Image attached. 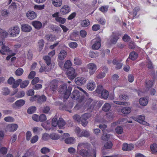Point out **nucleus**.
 I'll list each match as a JSON object with an SVG mask.
<instances>
[{
  "label": "nucleus",
  "instance_id": "1a4fd4ad",
  "mask_svg": "<svg viewBox=\"0 0 157 157\" xmlns=\"http://www.w3.org/2000/svg\"><path fill=\"white\" fill-rule=\"evenodd\" d=\"M95 43L92 46V48L94 49L97 50L101 46V40L100 38H97L95 40Z\"/></svg>",
  "mask_w": 157,
  "mask_h": 157
},
{
  "label": "nucleus",
  "instance_id": "a18cd8bd",
  "mask_svg": "<svg viewBox=\"0 0 157 157\" xmlns=\"http://www.w3.org/2000/svg\"><path fill=\"white\" fill-rule=\"evenodd\" d=\"M113 146V144L111 141H108L104 144L105 148L106 149H110Z\"/></svg>",
  "mask_w": 157,
  "mask_h": 157
},
{
  "label": "nucleus",
  "instance_id": "0eeeda50",
  "mask_svg": "<svg viewBox=\"0 0 157 157\" xmlns=\"http://www.w3.org/2000/svg\"><path fill=\"white\" fill-rule=\"evenodd\" d=\"M86 78L82 77H78L75 78V80L76 84L78 85H83L86 83Z\"/></svg>",
  "mask_w": 157,
  "mask_h": 157
},
{
  "label": "nucleus",
  "instance_id": "5fc2aeb1",
  "mask_svg": "<svg viewBox=\"0 0 157 157\" xmlns=\"http://www.w3.org/2000/svg\"><path fill=\"white\" fill-rule=\"evenodd\" d=\"M50 149L46 147H43L40 150L41 152L42 153L44 154L48 153L50 152Z\"/></svg>",
  "mask_w": 157,
  "mask_h": 157
},
{
  "label": "nucleus",
  "instance_id": "a19ab883",
  "mask_svg": "<svg viewBox=\"0 0 157 157\" xmlns=\"http://www.w3.org/2000/svg\"><path fill=\"white\" fill-rule=\"evenodd\" d=\"M44 59L45 61V62L47 65L49 66L51 64V58L50 57L48 56H46L44 57Z\"/></svg>",
  "mask_w": 157,
  "mask_h": 157
},
{
  "label": "nucleus",
  "instance_id": "2f4dec72",
  "mask_svg": "<svg viewBox=\"0 0 157 157\" xmlns=\"http://www.w3.org/2000/svg\"><path fill=\"white\" fill-rule=\"evenodd\" d=\"M111 105L109 103H105L102 107V109L103 111L105 112L108 111L110 109Z\"/></svg>",
  "mask_w": 157,
  "mask_h": 157
},
{
  "label": "nucleus",
  "instance_id": "7ed1b4c3",
  "mask_svg": "<svg viewBox=\"0 0 157 157\" xmlns=\"http://www.w3.org/2000/svg\"><path fill=\"white\" fill-rule=\"evenodd\" d=\"M67 74L68 77L70 79H74L77 76V74L75 72V70L72 67H71L67 69Z\"/></svg>",
  "mask_w": 157,
  "mask_h": 157
},
{
  "label": "nucleus",
  "instance_id": "6e6d98bb",
  "mask_svg": "<svg viewBox=\"0 0 157 157\" xmlns=\"http://www.w3.org/2000/svg\"><path fill=\"white\" fill-rule=\"evenodd\" d=\"M57 119L56 118L52 119V125L53 127H56L58 125Z\"/></svg>",
  "mask_w": 157,
  "mask_h": 157
},
{
  "label": "nucleus",
  "instance_id": "338daca9",
  "mask_svg": "<svg viewBox=\"0 0 157 157\" xmlns=\"http://www.w3.org/2000/svg\"><path fill=\"white\" fill-rule=\"evenodd\" d=\"M100 28V26L98 24H95L92 27V30L94 31H97Z\"/></svg>",
  "mask_w": 157,
  "mask_h": 157
},
{
  "label": "nucleus",
  "instance_id": "6e6552de",
  "mask_svg": "<svg viewBox=\"0 0 157 157\" xmlns=\"http://www.w3.org/2000/svg\"><path fill=\"white\" fill-rule=\"evenodd\" d=\"M57 88V83L54 81H52L50 84V91L53 93L56 91Z\"/></svg>",
  "mask_w": 157,
  "mask_h": 157
},
{
  "label": "nucleus",
  "instance_id": "a211bd4d",
  "mask_svg": "<svg viewBox=\"0 0 157 157\" xmlns=\"http://www.w3.org/2000/svg\"><path fill=\"white\" fill-rule=\"evenodd\" d=\"M66 124L65 121L62 118H59L58 122V126L60 129L64 128V126Z\"/></svg>",
  "mask_w": 157,
  "mask_h": 157
},
{
  "label": "nucleus",
  "instance_id": "f3484780",
  "mask_svg": "<svg viewBox=\"0 0 157 157\" xmlns=\"http://www.w3.org/2000/svg\"><path fill=\"white\" fill-rule=\"evenodd\" d=\"M47 99L46 97L44 95L40 96L38 95L37 102L40 104H41L45 102Z\"/></svg>",
  "mask_w": 157,
  "mask_h": 157
},
{
  "label": "nucleus",
  "instance_id": "c03bdc74",
  "mask_svg": "<svg viewBox=\"0 0 157 157\" xmlns=\"http://www.w3.org/2000/svg\"><path fill=\"white\" fill-rule=\"evenodd\" d=\"M81 137L84 136L88 137L90 136V133L89 131L84 130L81 132Z\"/></svg>",
  "mask_w": 157,
  "mask_h": 157
},
{
  "label": "nucleus",
  "instance_id": "c85d7f7f",
  "mask_svg": "<svg viewBox=\"0 0 157 157\" xmlns=\"http://www.w3.org/2000/svg\"><path fill=\"white\" fill-rule=\"evenodd\" d=\"M150 148L153 154H156L157 152V144H154L150 146Z\"/></svg>",
  "mask_w": 157,
  "mask_h": 157
},
{
  "label": "nucleus",
  "instance_id": "774afa93",
  "mask_svg": "<svg viewBox=\"0 0 157 157\" xmlns=\"http://www.w3.org/2000/svg\"><path fill=\"white\" fill-rule=\"evenodd\" d=\"M0 34L1 35V36L2 38H5L7 36L8 33L6 31L2 29V31L0 32Z\"/></svg>",
  "mask_w": 157,
  "mask_h": 157
},
{
  "label": "nucleus",
  "instance_id": "8fccbe9b",
  "mask_svg": "<svg viewBox=\"0 0 157 157\" xmlns=\"http://www.w3.org/2000/svg\"><path fill=\"white\" fill-rule=\"evenodd\" d=\"M115 131L118 134H121L123 132V128L121 126L117 127L115 128Z\"/></svg>",
  "mask_w": 157,
  "mask_h": 157
},
{
  "label": "nucleus",
  "instance_id": "58836bf2",
  "mask_svg": "<svg viewBox=\"0 0 157 157\" xmlns=\"http://www.w3.org/2000/svg\"><path fill=\"white\" fill-rule=\"evenodd\" d=\"M110 136L109 134H108L106 133L103 132V133L101 138V139L103 140H107L109 138Z\"/></svg>",
  "mask_w": 157,
  "mask_h": 157
},
{
  "label": "nucleus",
  "instance_id": "ddd939ff",
  "mask_svg": "<svg viewBox=\"0 0 157 157\" xmlns=\"http://www.w3.org/2000/svg\"><path fill=\"white\" fill-rule=\"evenodd\" d=\"M71 97L74 99H78L80 97L79 92L77 90L74 91L71 94Z\"/></svg>",
  "mask_w": 157,
  "mask_h": 157
},
{
  "label": "nucleus",
  "instance_id": "69168bd1",
  "mask_svg": "<svg viewBox=\"0 0 157 157\" xmlns=\"http://www.w3.org/2000/svg\"><path fill=\"white\" fill-rule=\"evenodd\" d=\"M38 139V137L36 135L33 136L31 140V142L33 144L37 141Z\"/></svg>",
  "mask_w": 157,
  "mask_h": 157
},
{
  "label": "nucleus",
  "instance_id": "de8ad7c7",
  "mask_svg": "<svg viewBox=\"0 0 157 157\" xmlns=\"http://www.w3.org/2000/svg\"><path fill=\"white\" fill-rule=\"evenodd\" d=\"M90 24V22L88 19L84 20L81 23L82 26L85 27L88 26Z\"/></svg>",
  "mask_w": 157,
  "mask_h": 157
},
{
  "label": "nucleus",
  "instance_id": "bf43d9fd",
  "mask_svg": "<svg viewBox=\"0 0 157 157\" xmlns=\"http://www.w3.org/2000/svg\"><path fill=\"white\" fill-rule=\"evenodd\" d=\"M50 108L48 106H46L44 107L42 109L43 112L45 113H47L49 112Z\"/></svg>",
  "mask_w": 157,
  "mask_h": 157
},
{
  "label": "nucleus",
  "instance_id": "9b49d317",
  "mask_svg": "<svg viewBox=\"0 0 157 157\" xmlns=\"http://www.w3.org/2000/svg\"><path fill=\"white\" fill-rule=\"evenodd\" d=\"M90 147V144L86 142H82L78 143L77 148L78 149L81 148H86L88 149Z\"/></svg>",
  "mask_w": 157,
  "mask_h": 157
},
{
  "label": "nucleus",
  "instance_id": "aec40b11",
  "mask_svg": "<svg viewBox=\"0 0 157 157\" xmlns=\"http://www.w3.org/2000/svg\"><path fill=\"white\" fill-rule=\"evenodd\" d=\"M66 55L67 53L66 51L64 50H62L59 54V59L60 60H63L66 57Z\"/></svg>",
  "mask_w": 157,
  "mask_h": 157
},
{
  "label": "nucleus",
  "instance_id": "680f3d73",
  "mask_svg": "<svg viewBox=\"0 0 157 157\" xmlns=\"http://www.w3.org/2000/svg\"><path fill=\"white\" fill-rule=\"evenodd\" d=\"M74 119L76 121L79 122L81 120V117L78 115H75L73 117Z\"/></svg>",
  "mask_w": 157,
  "mask_h": 157
},
{
  "label": "nucleus",
  "instance_id": "603ef678",
  "mask_svg": "<svg viewBox=\"0 0 157 157\" xmlns=\"http://www.w3.org/2000/svg\"><path fill=\"white\" fill-rule=\"evenodd\" d=\"M90 117L91 114L90 113H85L81 116V119L87 120Z\"/></svg>",
  "mask_w": 157,
  "mask_h": 157
},
{
  "label": "nucleus",
  "instance_id": "6ab92c4d",
  "mask_svg": "<svg viewBox=\"0 0 157 157\" xmlns=\"http://www.w3.org/2000/svg\"><path fill=\"white\" fill-rule=\"evenodd\" d=\"M138 56V54L137 52H132L130 53L128 58L129 59L134 61L137 58Z\"/></svg>",
  "mask_w": 157,
  "mask_h": 157
},
{
  "label": "nucleus",
  "instance_id": "bb28decb",
  "mask_svg": "<svg viewBox=\"0 0 157 157\" xmlns=\"http://www.w3.org/2000/svg\"><path fill=\"white\" fill-rule=\"evenodd\" d=\"M73 106V105L72 102H70L68 104V105L67 107L66 106L64 105L62 108V109H64L66 111H68L69 112L71 113V110H69L67 108L69 109H71L72 108V107Z\"/></svg>",
  "mask_w": 157,
  "mask_h": 157
},
{
  "label": "nucleus",
  "instance_id": "72a5a7b5",
  "mask_svg": "<svg viewBox=\"0 0 157 157\" xmlns=\"http://www.w3.org/2000/svg\"><path fill=\"white\" fill-rule=\"evenodd\" d=\"M121 111L123 113L127 114L131 112V109L129 107H126L123 108L121 110Z\"/></svg>",
  "mask_w": 157,
  "mask_h": 157
},
{
  "label": "nucleus",
  "instance_id": "a878e982",
  "mask_svg": "<svg viewBox=\"0 0 157 157\" xmlns=\"http://www.w3.org/2000/svg\"><path fill=\"white\" fill-rule=\"evenodd\" d=\"M22 81V80L21 79H19L17 80H15L12 85V87L13 88H16L21 83Z\"/></svg>",
  "mask_w": 157,
  "mask_h": 157
},
{
  "label": "nucleus",
  "instance_id": "f8f14e48",
  "mask_svg": "<svg viewBox=\"0 0 157 157\" xmlns=\"http://www.w3.org/2000/svg\"><path fill=\"white\" fill-rule=\"evenodd\" d=\"M21 28L22 31L25 32H29L31 31L32 29L31 26L26 24L22 25Z\"/></svg>",
  "mask_w": 157,
  "mask_h": 157
},
{
  "label": "nucleus",
  "instance_id": "423d86ee",
  "mask_svg": "<svg viewBox=\"0 0 157 157\" xmlns=\"http://www.w3.org/2000/svg\"><path fill=\"white\" fill-rule=\"evenodd\" d=\"M87 67L89 69L90 74L91 75L93 74L97 69L96 65L93 63H90L88 64L87 65Z\"/></svg>",
  "mask_w": 157,
  "mask_h": 157
},
{
  "label": "nucleus",
  "instance_id": "c9c22d12",
  "mask_svg": "<svg viewBox=\"0 0 157 157\" xmlns=\"http://www.w3.org/2000/svg\"><path fill=\"white\" fill-rule=\"evenodd\" d=\"M45 39L49 41H53L56 40L55 36L54 35L48 34L45 36Z\"/></svg>",
  "mask_w": 157,
  "mask_h": 157
},
{
  "label": "nucleus",
  "instance_id": "4c0bfd02",
  "mask_svg": "<svg viewBox=\"0 0 157 157\" xmlns=\"http://www.w3.org/2000/svg\"><path fill=\"white\" fill-rule=\"evenodd\" d=\"M29 83V81L27 80H25L20 83V87L21 88H25L28 85Z\"/></svg>",
  "mask_w": 157,
  "mask_h": 157
},
{
  "label": "nucleus",
  "instance_id": "f03ea898",
  "mask_svg": "<svg viewBox=\"0 0 157 157\" xmlns=\"http://www.w3.org/2000/svg\"><path fill=\"white\" fill-rule=\"evenodd\" d=\"M20 28L17 26H15L10 28L8 31V33L12 37L17 36L20 32Z\"/></svg>",
  "mask_w": 157,
  "mask_h": 157
},
{
  "label": "nucleus",
  "instance_id": "f704fd0d",
  "mask_svg": "<svg viewBox=\"0 0 157 157\" xmlns=\"http://www.w3.org/2000/svg\"><path fill=\"white\" fill-rule=\"evenodd\" d=\"M80 154L83 157H86L88 156L89 153L86 150L82 149L80 151Z\"/></svg>",
  "mask_w": 157,
  "mask_h": 157
},
{
  "label": "nucleus",
  "instance_id": "7c9ffc66",
  "mask_svg": "<svg viewBox=\"0 0 157 157\" xmlns=\"http://www.w3.org/2000/svg\"><path fill=\"white\" fill-rule=\"evenodd\" d=\"M101 94L102 98L104 99H106L109 96V92L106 90H103Z\"/></svg>",
  "mask_w": 157,
  "mask_h": 157
},
{
  "label": "nucleus",
  "instance_id": "4be33fe9",
  "mask_svg": "<svg viewBox=\"0 0 157 157\" xmlns=\"http://www.w3.org/2000/svg\"><path fill=\"white\" fill-rule=\"evenodd\" d=\"M10 51V48L6 46L2 47V49L0 50V53L2 55H5V52H8Z\"/></svg>",
  "mask_w": 157,
  "mask_h": 157
},
{
  "label": "nucleus",
  "instance_id": "e433bc0d",
  "mask_svg": "<svg viewBox=\"0 0 157 157\" xmlns=\"http://www.w3.org/2000/svg\"><path fill=\"white\" fill-rule=\"evenodd\" d=\"M36 110V108L35 106H32L28 109L27 112L29 114H32L34 113Z\"/></svg>",
  "mask_w": 157,
  "mask_h": 157
},
{
  "label": "nucleus",
  "instance_id": "3c124183",
  "mask_svg": "<svg viewBox=\"0 0 157 157\" xmlns=\"http://www.w3.org/2000/svg\"><path fill=\"white\" fill-rule=\"evenodd\" d=\"M23 69L21 68H20L16 70L15 74L17 76H20L23 73Z\"/></svg>",
  "mask_w": 157,
  "mask_h": 157
},
{
  "label": "nucleus",
  "instance_id": "20e7f679",
  "mask_svg": "<svg viewBox=\"0 0 157 157\" xmlns=\"http://www.w3.org/2000/svg\"><path fill=\"white\" fill-rule=\"evenodd\" d=\"M17 127L18 125L17 124H10L7 125L5 130L6 132H13L17 129Z\"/></svg>",
  "mask_w": 157,
  "mask_h": 157
},
{
  "label": "nucleus",
  "instance_id": "49530a36",
  "mask_svg": "<svg viewBox=\"0 0 157 157\" xmlns=\"http://www.w3.org/2000/svg\"><path fill=\"white\" fill-rule=\"evenodd\" d=\"M81 129L78 127H77L76 128L75 130V132L77 135V136L78 137H81Z\"/></svg>",
  "mask_w": 157,
  "mask_h": 157
},
{
  "label": "nucleus",
  "instance_id": "2eb2a0df",
  "mask_svg": "<svg viewBox=\"0 0 157 157\" xmlns=\"http://www.w3.org/2000/svg\"><path fill=\"white\" fill-rule=\"evenodd\" d=\"M70 11V7L67 5H65L63 6L60 10V12L63 14H66Z\"/></svg>",
  "mask_w": 157,
  "mask_h": 157
},
{
  "label": "nucleus",
  "instance_id": "39448f33",
  "mask_svg": "<svg viewBox=\"0 0 157 157\" xmlns=\"http://www.w3.org/2000/svg\"><path fill=\"white\" fill-rule=\"evenodd\" d=\"M145 118V117L143 115H140L137 117H134L135 120L139 123L146 126H148L149 124L144 121Z\"/></svg>",
  "mask_w": 157,
  "mask_h": 157
},
{
  "label": "nucleus",
  "instance_id": "dca6fc26",
  "mask_svg": "<svg viewBox=\"0 0 157 157\" xmlns=\"http://www.w3.org/2000/svg\"><path fill=\"white\" fill-rule=\"evenodd\" d=\"M32 25L37 29H40L42 27V24L41 22L38 21H33L32 22Z\"/></svg>",
  "mask_w": 157,
  "mask_h": 157
},
{
  "label": "nucleus",
  "instance_id": "4468645a",
  "mask_svg": "<svg viewBox=\"0 0 157 157\" xmlns=\"http://www.w3.org/2000/svg\"><path fill=\"white\" fill-rule=\"evenodd\" d=\"M27 17L31 20L35 18L37 16L36 14L33 11H29L26 13Z\"/></svg>",
  "mask_w": 157,
  "mask_h": 157
},
{
  "label": "nucleus",
  "instance_id": "13d9d810",
  "mask_svg": "<svg viewBox=\"0 0 157 157\" xmlns=\"http://www.w3.org/2000/svg\"><path fill=\"white\" fill-rule=\"evenodd\" d=\"M74 63L75 65H79L81 64V60L78 57H76L74 59Z\"/></svg>",
  "mask_w": 157,
  "mask_h": 157
},
{
  "label": "nucleus",
  "instance_id": "c756f323",
  "mask_svg": "<svg viewBox=\"0 0 157 157\" xmlns=\"http://www.w3.org/2000/svg\"><path fill=\"white\" fill-rule=\"evenodd\" d=\"M49 137L51 139L56 140L59 139V136L58 134L56 133H53L50 135Z\"/></svg>",
  "mask_w": 157,
  "mask_h": 157
},
{
  "label": "nucleus",
  "instance_id": "f257e3e1",
  "mask_svg": "<svg viewBox=\"0 0 157 157\" xmlns=\"http://www.w3.org/2000/svg\"><path fill=\"white\" fill-rule=\"evenodd\" d=\"M72 88L71 86H69L67 89V86L66 84L61 85L59 88V92L63 96L64 101L65 99L67 100L69 97L72 90Z\"/></svg>",
  "mask_w": 157,
  "mask_h": 157
},
{
  "label": "nucleus",
  "instance_id": "052dcab7",
  "mask_svg": "<svg viewBox=\"0 0 157 157\" xmlns=\"http://www.w3.org/2000/svg\"><path fill=\"white\" fill-rule=\"evenodd\" d=\"M147 66V68L149 69H151L153 68L151 60L148 59L146 62Z\"/></svg>",
  "mask_w": 157,
  "mask_h": 157
},
{
  "label": "nucleus",
  "instance_id": "9d476101",
  "mask_svg": "<svg viewBox=\"0 0 157 157\" xmlns=\"http://www.w3.org/2000/svg\"><path fill=\"white\" fill-rule=\"evenodd\" d=\"M96 87L95 82L93 81L90 80L86 85V88L89 90H93Z\"/></svg>",
  "mask_w": 157,
  "mask_h": 157
},
{
  "label": "nucleus",
  "instance_id": "4d7b16f0",
  "mask_svg": "<svg viewBox=\"0 0 157 157\" xmlns=\"http://www.w3.org/2000/svg\"><path fill=\"white\" fill-rule=\"evenodd\" d=\"M4 120L8 122H13L14 121V119L11 117H7L4 118Z\"/></svg>",
  "mask_w": 157,
  "mask_h": 157
},
{
  "label": "nucleus",
  "instance_id": "ea45409f",
  "mask_svg": "<svg viewBox=\"0 0 157 157\" xmlns=\"http://www.w3.org/2000/svg\"><path fill=\"white\" fill-rule=\"evenodd\" d=\"M71 66V63L70 61L68 60H67L65 63L64 65V67L66 69H68L70 68Z\"/></svg>",
  "mask_w": 157,
  "mask_h": 157
},
{
  "label": "nucleus",
  "instance_id": "09e8293b",
  "mask_svg": "<svg viewBox=\"0 0 157 157\" xmlns=\"http://www.w3.org/2000/svg\"><path fill=\"white\" fill-rule=\"evenodd\" d=\"M103 90H104L103 89V86L101 85H99L97 86L96 92L98 94H100L101 93Z\"/></svg>",
  "mask_w": 157,
  "mask_h": 157
},
{
  "label": "nucleus",
  "instance_id": "e2e57ef3",
  "mask_svg": "<svg viewBox=\"0 0 157 157\" xmlns=\"http://www.w3.org/2000/svg\"><path fill=\"white\" fill-rule=\"evenodd\" d=\"M98 56V54L93 52H90L89 53V56L90 57L95 58Z\"/></svg>",
  "mask_w": 157,
  "mask_h": 157
},
{
  "label": "nucleus",
  "instance_id": "412c9836",
  "mask_svg": "<svg viewBox=\"0 0 157 157\" xmlns=\"http://www.w3.org/2000/svg\"><path fill=\"white\" fill-rule=\"evenodd\" d=\"M118 39L117 36L112 35L110 37V42L111 44H115L116 43Z\"/></svg>",
  "mask_w": 157,
  "mask_h": 157
},
{
  "label": "nucleus",
  "instance_id": "0e129e2a",
  "mask_svg": "<svg viewBox=\"0 0 157 157\" xmlns=\"http://www.w3.org/2000/svg\"><path fill=\"white\" fill-rule=\"evenodd\" d=\"M119 98L121 100H126L128 99V97L124 94H121L119 96Z\"/></svg>",
  "mask_w": 157,
  "mask_h": 157
},
{
  "label": "nucleus",
  "instance_id": "79ce46f5",
  "mask_svg": "<svg viewBox=\"0 0 157 157\" xmlns=\"http://www.w3.org/2000/svg\"><path fill=\"white\" fill-rule=\"evenodd\" d=\"M2 90V94L4 95H8L10 92V90L7 87H5Z\"/></svg>",
  "mask_w": 157,
  "mask_h": 157
},
{
  "label": "nucleus",
  "instance_id": "37998d69",
  "mask_svg": "<svg viewBox=\"0 0 157 157\" xmlns=\"http://www.w3.org/2000/svg\"><path fill=\"white\" fill-rule=\"evenodd\" d=\"M56 20L60 23L64 24L66 21V19L64 18L60 17H57L56 18Z\"/></svg>",
  "mask_w": 157,
  "mask_h": 157
},
{
  "label": "nucleus",
  "instance_id": "cd10ccee",
  "mask_svg": "<svg viewBox=\"0 0 157 157\" xmlns=\"http://www.w3.org/2000/svg\"><path fill=\"white\" fill-rule=\"evenodd\" d=\"M53 4L57 7L60 6L62 5L61 0H52Z\"/></svg>",
  "mask_w": 157,
  "mask_h": 157
},
{
  "label": "nucleus",
  "instance_id": "5701e85b",
  "mask_svg": "<svg viewBox=\"0 0 157 157\" xmlns=\"http://www.w3.org/2000/svg\"><path fill=\"white\" fill-rule=\"evenodd\" d=\"M75 141V138L73 137H69L66 139L65 140V142L66 143L68 144H73Z\"/></svg>",
  "mask_w": 157,
  "mask_h": 157
},
{
  "label": "nucleus",
  "instance_id": "864d4df0",
  "mask_svg": "<svg viewBox=\"0 0 157 157\" xmlns=\"http://www.w3.org/2000/svg\"><path fill=\"white\" fill-rule=\"evenodd\" d=\"M39 121L41 122H44L46 120V117L44 114H42L39 117Z\"/></svg>",
  "mask_w": 157,
  "mask_h": 157
},
{
  "label": "nucleus",
  "instance_id": "b1692460",
  "mask_svg": "<svg viewBox=\"0 0 157 157\" xmlns=\"http://www.w3.org/2000/svg\"><path fill=\"white\" fill-rule=\"evenodd\" d=\"M139 103L140 105L144 106L147 104L148 101L146 98H142L139 99Z\"/></svg>",
  "mask_w": 157,
  "mask_h": 157
},
{
  "label": "nucleus",
  "instance_id": "473e14b6",
  "mask_svg": "<svg viewBox=\"0 0 157 157\" xmlns=\"http://www.w3.org/2000/svg\"><path fill=\"white\" fill-rule=\"evenodd\" d=\"M25 103V101L23 100H19L16 101L15 102V104L17 106H21L24 105Z\"/></svg>",
  "mask_w": 157,
  "mask_h": 157
},
{
  "label": "nucleus",
  "instance_id": "393cba45",
  "mask_svg": "<svg viewBox=\"0 0 157 157\" xmlns=\"http://www.w3.org/2000/svg\"><path fill=\"white\" fill-rule=\"evenodd\" d=\"M113 64L116 65V68L117 69H120L122 66V64L119 62L116 59H114L113 61Z\"/></svg>",
  "mask_w": 157,
  "mask_h": 157
}]
</instances>
